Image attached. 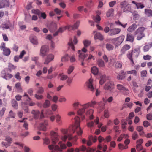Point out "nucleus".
<instances>
[{
  "instance_id": "4c0bfd02",
  "label": "nucleus",
  "mask_w": 152,
  "mask_h": 152,
  "mask_svg": "<svg viewBox=\"0 0 152 152\" xmlns=\"http://www.w3.org/2000/svg\"><path fill=\"white\" fill-rule=\"evenodd\" d=\"M113 10L112 9L109 10L107 12L106 15L107 17H109L112 15L113 13Z\"/></svg>"
},
{
  "instance_id": "412c9836",
  "label": "nucleus",
  "mask_w": 152,
  "mask_h": 152,
  "mask_svg": "<svg viewBox=\"0 0 152 152\" xmlns=\"http://www.w3.org/2000/svg\"><path fill=\"white\" fill-rule=\"evenodd\" d=\"M56 122L59 125L62 124V121L61 116L58 114H57L56 116Z\"/></svg>"
},
{
  "instance_id": "864d4df0",
  "label": "nucleus",
  "mask_w": 152,
  "mask_h": 152,
  "mask_svg": "<svg viewBox=\"0 0 152 152\" xmlns=\"http://www.w3.org/2000/svg\"><path fill=\"white\" fill-rule=\"evenodd\" d=\"M50 140L47 138H45L44 139V143L46 145H48L50 143Z\"/></svg>"
},
{
  "instance_id": "aec40b11",
  "label": "nucleus",
  "mask_w": 152,
  "mask_h": 152,
  "mask_svg": "<svg viewBox=\"0 0 152 152\" xmlns=\"http://www.w3.org/2000/svg\"><path fill=\"white\" fill-rule=\"evenodd\" d=\"M121 29L119 28H114L111 29L110 30V33L111 35L117 34L121 31Z\"/></svg>"
},
{
  "instance_id": "5fc2aeb1",
  "label": "nucleus",
  "mask_w": 152,
  "mask_h": 152,
  "mask_svg": "<svg viewBox=\"0 0 152 152\" xmlns=\"http://www.w3.org/2000/svg\"><path fill=\"white\" fill-rule=\"evenodd\" d=\"M78 10L80 11H82L84 10L85 12H87V10L86 9H84L83 6H79L78 7Z\"/></svg>"
},
{
  "instance_id": "774afa93",
  "label": "nucleus",
  "mask_w": 152,
  "mask_h": 152,
  "mask_svg": "<svg viewBox=\"0 0 152 152\" xmlns=\"http://www.w3.org/2000/svg\"><path fill=\"white\" fill-rule=\"evenodd\" d=\"M58 106L55 104H53L51 106V108L53 111H55L57 109Z\"/></svg>"
},
{
  "instance_id": "680f3d73",
  "label": "nucleus",
  "mask_w": 152,
  "mask_h": 152,
  "mask_svg": "<svg viewBox=\"0 0 152 152\" xmlns=\"http://www.w3.org/2000/svg\"><path fill=\"white\" fill-rule=\"evenodd\" d=\"M136 148L138 151H140L142 149V147L141 145L137 144Z\"/></svg>"
},
{
  "instance_id": "f257e3e1",
  "label": "nucleus",
  "mask_w": 152,
  "mask_h": 152,
  "mask_svg": "<svg viewBox=\"0 0 152 152\" xmlns=\"http://www.w3.org/2000/svg\"><path fill=\"white\" fill-rule=\"evenodd\" d=\"M75 124L70 126L68 129V130L66 129H62L61 131L63 134H66L68 132L71 131L74 134L75 132L78 136H81L83 133V131L80 127V118L77 116H75Z\"/></svg>"
},
{
  "instance_id": "13d9d810",
  "label": "nucleus",
  "mask_w": 152,
  "mask_h": 152,
  "mask_svg": "<svg viewBox=\"0 0 152 152\" xmlns=\"http://www.w3.org/2000/svg\"><path fill=\"white\" fill-rule=\"evenodd\" d=\"M58 101L60 102H65L66 101V99L64 97H61L59 98Z\"/></svg>"
},
{
  "instance_id": "e433bc0d",
  "label": "nucleus",
  "mask_w": 152,
  "mask_h": 152,
  "mask_svg": "<svg viewBox=\"0 0 152 152\" xmlns=\"http://www.w3.org/2000/svg\"><path fill=\"white\" fill-rule=\"evenodd\" d=\"M30 40L32 43L34 44H37V41L35 37H31Z\"/></svg>"
},
{
  "instance_id": "c9c22d12",
  "label": "nucleus",
  "mask_w": 152,
  "mask_h": 152,
  "mask_svg": "<svg viewBox=\"0 0 152 152\" xmlns=\"http://www.w3.org/2000/svg\"><path fill=\"white\" fill-rule=\"evenodd\" d=\"M32 113L34 115V117L35 118H37L39 116V112L38 111L33 110L32 111Z\"/></svg>"
},
{
  "instance_id": "5701e85b",
  "label": "nucleus",
  "mask_w": 152,
  "mask_h": 152,
  "mask_svg": "<svg viewBox=\"0 0 152 152\" xmlns=\"http://www.w3.org/2000/svg\"><path fill=\"white\" fill-rule=\"evenodd\" d=\"M106 79V77L105 75H102L100 77V79L99 81V83L101 85H102L105 82Z\"/></svg>"
},
{
  "instance_id": "69168bd1",
  "label": "nucleus",
  "mask_w": 152,
  "mask_h": 152,
  "mask_svg": "<svg viewBox=\"0 0 152 152\" xmlns=\"http://www.w3.org/2000/svg\"><path fill=\"white\" fill-rule=\"evenodd\" d=\"M150 47L148 45H145L143 48V50L144 52H146L148 51Z\"/></svg>"
},
{
  "instance_id": "ea45409f",
  "label": "nucleus",
  "mask_w": 152,
  "mask_h": 152,
  "mask_svg": "<svg viewBox=\"0 0 152 152\" xmlns=\"http://www.w3.org/2000/svg\"><path fill=\"white\" fill-rule=\"evenodd\" d=\"M91 44V42L87 40L83 41L84 45L85 47H87L89 46Z\"/></svg>"
},
{
  "instance_id": "f704fd0d",
  "label": "nucleus",
  "mask_w": 152,
  "mask_h": 152,
  "mask_svg": "<svg viewBox=\"0 0 152 152\" xmlns=\"http://www.w3.org/2000/svg\"><path fill=\"white\" fill-rule=\"evenodd\" d=\"M106 48L108 50H110L113 49L114 47L110 44H107L106 45Z\"/></svg>"
},
{
  "instance_id": "4d7b16f0",
  "label": "nucleus",
  "mask_w": 152,
  "mask_h": 152,
  "mask_svg": "<svg viewBox=\"0 0 152 152\" xmlns=\"http://www.w3.org/2000/svg\"><path fill=\"white\" fill-rule=\"evenodd\" d=\"M143 125L145 127H147L150 125V123L148 121H145L143 122Z\"/></svg>"
},
{
  "instance_id": "f3484780",
  "label": "nucleus",
  "mask_w": 152,
  "mask_h": 152,
  "mask_svg": "<svg viewBox=\"0 0 152 152\" xmlns=\"http://www.w3.org/2000/svg\"><path fill=\"white\" fill-rule=\"evenodd\" d=\"M117 89L119 90L123 91V93L124 94H127L128 93V90L126 89L125 88L120 84H118L117 86Z\"/></svg>"
},
{
  "instance_id": "79ce46f5",
  "label": "nucleus",
  "mask_w": 152,
  "mask_h": 152,
  "mask_svg": "<svg viewBox=\"0 0 152 152\" xmlns=\"http://www.w3.org/2000/svg\"><path fill=\"white\" fill-rule=\"evenodd\" d=\"M14 144L16 145V147L19 148L20 149H22L23 148V145L22 143L16 142L14 143Z\"/></svg>"
},
{
  "instance_id": "bb28decb",
  "label": "nucleus",
  "mask_w": 152,
  "mask_h": 152,
  "mask_svg": "<svg viewBox=\"0 0 152 152\" xmlns=\"http://www.w3.org/2000/svg\"><path fill=\"white\" fill-rule=\"evenodd\" d=\"M91 72L94 75L98 74L99 72L98 69L96 66H94L91 68Z\"/></svg>"
},
{
  "instance_id": "6e6552de",
  "label": "nucleus",
  "mask_w": 152,
  "mask_h": 152,
  "mask_svg": "<svg viewBox=\"0 0 152 152\" xmlns=\"http://www.w3.org/2000/svg\"><path fill=\"white\" fill-rule=\"evenodd\" d=\"M59 146L56 145L55 146V150L59 152H62L63 150L65 149L66 148V145L62 141H60L58 143Z\"/></svg>"
},
{
  "instance_id": "6e6d98bb",
  "label": "nucleus",
  "mask_w": 152,
  "mask_h": 152,
  "mask_svg": "<svg viewBox=\"0 0 152 152\" xmlns=\"http://www.w3.org/2000/svg\"><path fill=\"white\" fill-rule=\"evenodd\" d=\"M60 76L61 77L60 79L62 80H66L67 77L66 75H64L60 74Z\"/></svg>"
},
{
  "instance_id": "f8f14e48",
  "label": "nucleus",
  "mask_w": 152,
  "mask_h": 152,
  "mask_svg": "<svg viewBox=\"0 0 152 152\" xmlns=\"http://www.w3.org/2000/svg\"><path fill=\"white\" fill-rule=\"evenodd\" d=\"M78 53L79 54V59L80 61H82L81 65L82 66H84V64L83 61L84 60L85 58L86 57V55L84 53H82V52L80 50H78Z\"/></svg>"
},
{
  "instance_id": "052dcab7",
  "label": "nucleus",
  "mask_w": 152,
  "mask_h": 152,
  "mask_svg": "<svg viewBox=\"0 0 152 152\" xmlns=\"http://www.w3.org/2000/svg\"><path fill=\"white\" fill-rule=\"evenodd\" d=\"M98 65L99 67H103L104 66V62L101 60H99L98 62Z\"/></svg>"
},
{
  "instance_id": "603ef678",
  "label": "nucleus",
  "mask_w": 152,
  "mask_h": 152,
  "mask_svg": "<svg viewBox=\"0 0 152 152\" xmlns=\"http://www.w3.org/2000/svg\"><path fill=\"white\" fill-rule=\"evenodd\" d=\"M115 23L117 25H121L123 28H125L127 25V23H126L124 24H123L121 23L119 21H115Z\"/></svg>"
},
{
  "instance_id": "c85d7f7f",
  "label": "nucleus",
  "mask_w": 152,
  "mask_h": 152,
  "mask_svg": "<svg viewBox=\"0 0 152 152\" xmlns=\"http://www.w3.org/2000/svg\"><path fill=\"white\" fill-rule=\"evenodd\" d=\"M129 137V135L128 134H122L117 139V141H120L123 138H128Z\"/></svg>"
},
{
  "instance_id": "2eb2a0df",
  "label": "nucleus",
  "mask_w": 152,
  "mask_h": 152,
  "mask_svg": "<svg viewBox=\"0 0 152 152\" xmlns=\"http://www.w3.org/2000/svg\"><path fill=\"white\" fill-rule=\"evenodd\" d=\"M78 42L77 38L76 37H74L73 42L72 40H70L68 43V45L73 50H75V48L73 46V44L75 45Z\"/></svg>"
},
{
  "instance_id": "72a5a7b5",
  "label": "nucleus",
  "mask_w": 152,
  "mask_h": 152,
  "mask_svg": "<svg viewBox=\"0 0 152 152\" xmlns=\"http://www.w3.org/2000/svg\"><path fill=\"white\" fill-rule=\"evenodd\" d=\"M94 20L96 22H99L101 20V18L99 15H96L95 16L93 17Z\"/></svg>"
},
{
  "instance_id": "49530a36",
  "label": "nucleus",
  "mask_w": 152,
  "mask_h": 152,
  "mask_svg": "<svg viewBox=\"0 0 152 152\" xmlns=\"http://www.w3.org/2000/svg\"><path fill=\"white\" fill-rule=\"evenodd\" d=\"M68 59V55H66L64 56H63L61 58V61H66Z\"/></svg>"
},
{
  "instance_id": "4468645a",
  "label": "nucleus",
  "mask_w": 152,
  "mask_h": 152,
  "mask_svg": "<svg viewBox=\"0 0 152 152\" xmlns=\"http://www.w3.org/2000/svg\"><path fill=\"white\" fill-rule=\"evenodd\" d=\"M48 50L49 49L47 46L45 45L42 46L40 50V55L42 56H45Z\"/></svg>"
},
{
  "instance_id": "423d86ee",
  "label": "nucleus",
  "mask_w": 152,
  "mask_h": 152,
  "mask_svg": "<svg viewBox=\"0 0 152 152\" xmlns=\"http://www.w3.org/2000/svg\"><path fill=\"white\" fill-rule=\"evenodd\" d=\"M145 29V28L144 27H141L139 28L135 32V34L137 35V40H140L144 37L143 32Z\"/></svg>"
},
{
  "instance_id": "39448f33",
  "label": "nucleus",
  "mask_w": 152,
  "mask_h": 152,
  "mask_svg": "<svg viewBox=\"0 0 152 152\" xmlns=\"http://www.w3.org/2000/svg\"><path fill=\"white\" fill-rule=\"evenodd\" d=\"M124 38L125 36L124 35H121L118 37L113 39L112 40V43L115 46H118L122 43Z\"/></svg>"
},
{
  "instance_id": "a19ab883",
  "label": "nucleus",
  "mask_w": 152,
  "mask_h": 152,
  "mask_svg": "<svg viewBox=\"0 0 152 152\" xmlns=\"http://www.w3.org/2000/svg\"><path fill=\"white\" fill-rule=\"evenodd\" d=\"M50 104V102L48 100H46L45 101V103L43 105V107H47L49 106Z\"/></svg>"
},
{
  "instance_id": "8fccbe9b",
  "label": "nucleus",
  "mask_w": 152,
  "mask_h": 152,
  "mask_svg": "<svg viewBox=\"0 0 152 152\" xmlns=\"http://www.w3.org/2000/svg\"><path fill=\"white\" fill-rule=\"evenodd\" d=\"M104 116L106 118H108L109 116V114L107 110H105L104 112Z\"/></svg>"
},
{
  "instance_id": "dca6fc26",
  "label": "nucleus",
  "mask_w": 152,
  "mask_h": 152,
  "mask_svg": "<svg viewBox=\"0 0 152 152\" xmlns=\"http://www.w3.org/2000/svg\"><path fill=\"white\" fill-rule=\"evenodd\" d=\"M54 56L53 54H50L48 55L44 62L45 64H48L52 61L54 59Z\"/></svg>"
},
{
  "instance_id": "7ed1b4c3",
  "label": "nucleus",
  "mask_w": 152,
  "mask_h": 152,
  "mask_svg": "<svg viewBox=\"0 0 152 152\" xmlns=\"http://www.w3.org/2000/svg\"><path fill=\"white\" fill-rule=\"evenodd\" d=\"M67 138H68L69 140H72L73 144H75V142L77 140L78 138L76 135L70 133L69 134L68 136L65 135L62 136L61 139L63 141L65 142Z\"/></svg>"
},
{
  "instance_id": "e2e57ef3",
  "label": "nucleus",
  "mask_w": 152,
  "mask_h": 152,
  "mask_svg": "<svg viewBox=\"0 0 152 152\" xmlns=\"http://www.w3.org/2000/svg\"><path fill=\"white\" fill-rule=\"evenodd\" d=\"M0 47L1 49L3 50L7 48L5 47V44L4 42H3L1 44Z\"/></svg>"
},
{
  "instance_id": "09e8293b",
  "label": "nucleus",
  "mask_w": 152,
  "mask_h": 152,
  "mask_svg": "<svg viewBox=\"0 0 152 152\" xmlns=\"http://www.w3.org/2000/svg\"><path fill=\"white\" fill-rule=\"evenodd\" d=\"M94 123L93 121L87 122V125L88 127L90 128L94 126Z\"/></svg>"
},
{
  "instance_id": "7c9ffc66",
  "label": "nucleus",
  "mask_w": 152,
  "mask_h": 152,
  "mask_svg": "<svg viewBox=\"0 0 152 152\" xmlns=\"http://www.w3.org/2000/svg\"><path fill=\"white\" fill-rule=\"evenodd\" d=\"M118 147L119 149L121 150H122L124 149H126L128 148L127 145H125V146H124L121 143L118 144Z\"/></svg>"
},
{
  "instance_id": "b1692460",
  "label": "nucleus",
  "mask_w": 152,
  "mask_h": 152,
  "mask_svg": "<svg viewBox=\"0 0 152 152\" xmlns=\"http://www.w3.org/2000/svg\"><path fill=\"white\" fill-rule=\"evenodd\" d=\"M137 130L139 132L140 135H143L144 132L143 131V128L141 126H137L136 128Z\"/></svg>"
},
{
  "instance_id": "de8ad7c7",
  "label": "nucleus",
  "mask_w": 152,
  "mask_h": 152,
  "mask_svg": "<svg viewBox=\"0 0 152 152\" xmlns=\"http://www.w3.org/2000/svg\"><path fill=\"white\" fill-rule=\"evenodd\" d=\"M89 139L90 140H92L94 142H95L97 141V137L96 136L93 137L92 136H90L89 137Z\"/></svg>"
},
{
  "instance_id": "ddd939ff",
  "label": "nucleus",
  "mask_w": 152,
  "mask_h": 152,
  "mask_svg": "<svg viewBox=\"0 0 152 152\" xmlns=\"http://www.w3.org/2000/svg\"><path fill=\"white\" fill-rule=\"evenodd\" d=\"M114 87V84L113 82L109 81L105 84L104 87V88L105 90H110L111 91Z\"/></svg>"
},
{
  "instance_id": "1a4fd4ad",
  "label": "nucleus",
  "mask_w": 152,
  "mask_h": 152,
  "mask_svg": "<svg viewBox=\"0 0 152 152\" xmlns=\"http://www.w3.org/2000/svg\"><path fill=\"white\" fill-rule=\"evenodd\" d=\"M121 8L123 9L124 12L126 11H130L131 10L130 5L127 4V3L125 1L121 3Z\"/></svg>"
},
{
  "instance_id": "6ab92c4d",
  "label": "nucleus",
  "mask_w": 152,
  "mask_h": 152,
  "mask_svg": "<svg viewBox=\"0 0 152 152\" xmlns=\"http://www.w3.org/2000/svg\"><path fill=\"white\" fill-rule=\"evenodd\" d=\"M32 12L33 13L36 14L38 15H39L41 14V17L44 19H45L46 18V15L45 13H41L38 10H32Z\"/></svg>"
},
{
  "instance_id": "9b49d317",
  "label": "nucleus",
  "mask_w": 152,
  "mask_h": 152,
  "mask_svg": "<svg viewBox=\"0 0 152 152\" xmlns=\"http://www.w3.org/2000/svg\"><path fill=\"white\" fill-rule=\"evenodd\" d=\"M94 112V110L92 109H90L86 110L85 113H86V115L89 118V119L92 120L94 118L93 115Z\"/></svg>"
},
{
  "instance_id": "3c124183",
  "label": "nucleus",
  "mask_w": 152,
  "mask_h": 152,
  "mask_svg": "<svg viewBox=\"0 0 152 152\" xmlns=\"http://www.w3.org/2000/svg\"><path fill=\"white\" fill-rule=\"evenodd\" d=\"M15 87L18 90H22L21 88V85L20 83H17L15 85Z\"/></svg>"
},
{
  "instance_id": "473e14b6",
  "label": "nucleus",
  "mask_w": 152,
  "mask_h": 152,
  "mask_svg": "<svg viewBox=\"0 0 152 152\" xmlns=\"http://www.w3.org/2000/svg\"><path fill=\"white\" fill-rule=\"evenodd\" d=\"M145 12L148 16H152V10L149 9H145Z\"/></svg>"
},
{
  "instance_id": "9d476101",
  "label": "nucleus",
  "mask_w": 152,
  "mask_h": 152,
  "mask_svg": "<svg viewBox=\"0 0 152 152\" xmlns=\"http://www.w3.org/2000/svg\"><path fill=\"white\" fill-rule=\"evenodd\" d=\"M93 80L92 78L88 80L86 83V86L91 91L94 92V88L93 86Z\"/></svg>"
},
{
  "instance_id": "c756f323",
  "label": "nucleus",
  "mask_w": 152,
  "mask_h": 152,
  "mask_svg": "<svg viewBox=\"0 0 152 152\" xmlns=\"http://www.w3.org/2000/svg\"><path fill=\"white\" fill-rule=\"evenodd\" d=\"M134 38L132 35L130 34H128L127 36L126 40L131 42H132L134 40Z\"/></svg>"
},
{
  "instance_id": "20e7f679",
  "label": "nucleus",
  "mask_w": 152,
  "mask_h": 152,
  "mask_svg": "<svg viewBox=\"0 0 152 152\" xmlns=\"http://www.w3.org/2000/svg\"><path fill=\"white\" fill-rule=\"evenodd\" d=\"M79 24L80 22L79 21H77L74 24V26H72L70 25H67L65 27L60 28L58 30V31L60 32H62L66 29L70 31L77 28L78 27Z\"/></svg>"
},
{
  "instance_id": "393cba45",
  "label": "nucleus",
  "mask_w": 152,
  "mask_h": 152,
  "mask_svg": "<svg viewBox=\"0 0 152 152\" xmlns=\"http://www.w3.org/2000/svg\"><path fill=\"white\" fill-rule=\"evenodd\" d=\"M137 27V25L135 24H133L131 26L129 27L127 29V30L130 32H132Z\"/></svg>"
},
{
  "instance_id": "4be33fe9",
  "label": "nucleus",
  "mask_w": 152,
  "mask_h": 152,
  "mask_svg": "<svg viewBox=\"0 0 152 152\" xmlns=\"http://www.w3.org/2000/svg\"><path fill=\"white\" fill-rule=\"evenodd\" d=\"M94 38L95 40L98 39L99 40H102L103 39V36L99 33H96L95 35Z\"/></svg>"
},
{
  "instance_id": "2f4dec72",
  "label": "nucleus",
  "mask_w": 152,
  "mask_h": 152,
  "mask_svg": "<svg viewBox=\"0 0 152 152\" xmlns=\"http://www.w3.org/2000/svg\"><path fill=\"white\" fill-rule=\"evenodd\" d=\"M3 51V54L6 56L9 55L10 54L11 52L10 50L7 48L4 50Z\"/></svg>"
},
{
  "instance_id": "a18cd8bd",
  "label": "nucleus",
  "mask_w": 152,
  "mask_h": 152,
  "mask_svg": "<svg viewBox=\"0 0 152 152\" xmlns=\"http://www.w3.org/2000/svg\"><path fill=\"white\" fill-rule=\"evenodd\" d=\"M130 46L128 45H124L122 48V50L124 51H126L128 50L130 48Z\"/></svg>"
},
{
  "instance_id": "c03bdc74",
  "label": "nucleus",
  "mask_w": 152,
  "mask_h": 152,
  "mask_svg": "<svg viewBox=\"0 0 152 152\" xmlns=\"http://www.w3.org/2000/svg\"><path fill=\"white\" fill-rule=\"evenodd\" d=\"M10 26V24H3L1 25V27L3 29L4 28L8 29L9 28Z\"/></svg>"
},
{
  "instance_id": "338daca9",
  "label": "nucleus",
  "mask_w": 152,
  "mask_h": 152,
  "mask_svg": "<svg viewBox=\"0 0 152 152\" xmlns=\"http://www.w3.org/2000/svg\"><path fill=\"white\" fill-rule=\"evenodd\" d=\"M58 99V98L57 96H54L52 99V101L55 103H57V102Z\"/></svg>"
},
{
  "instance_id": "f03ea898",
  "label": "nucleus",
  "mask_w": 152,
  "mask_h": 152,
  "mask_svg": "<svg viewBox=\"0 0 152 152\" xmlns=\"http://www.w3.org/2000/svg\"><path fill=\"white\" fill-rule=\"evenodd\" d=\"M96 102L94 101H91L86 104H82V108L79 109L77 111V114L80 116H81V119L82 120H83L85 119V116L83 114L84 113L86 110L88 109L89 107H94V105L96 104Z\"/></svg>"
},
{
  "instance_id": "cd10ccee",
  "label": "nucleus",
  "mask_w": 152,
  "mask_h": 152,
  "mask_svg": "<svg viewBox=\"0 0 152 152\" xmlns=\"http://www.w3.org/2000/svg\"><path fill=\"white\" fill-rule=\"evenodd\" d=\"M6 141L7 142L8 144H5L4 142H2V144L7 148L9 145V144L12 141V139L10 137H7L6 138Z\"/></svg>"
},
{
  "instance_id": "bf43d9fd",
  "label": "nucleus",
  "mask_w": 152,
  "mask_h": 152,
  "mask_svg": "<svg viewBox=\"0 0 152 152\" xmlns=\"http://www.w3.org/2000/svg\"><path fill=\"white\" fill-rule=\"evenodd\" d=\"M127 73L129 74H133L136 75L137 74V72L136 70H133L131 71H128L127 72Z\"/></svg>"
},
{
  "instance_id": "0e129e2a",
  "label": "nucleus",
  "mask_w": 152,
  "mask_h": 152,
  "mask_svg": "<svg viewBox=\"0 0 152 152\" xmlns=\"http://www.w3.org/2000/svg\"><path fill=\"white\" fill-rule=\"evenodd\" d=\"M147 72L146 70H144L142 71L141 72V76L142 77H145L146 76Z\"/></svg>"
},
{
  "instance_id": "a878e982",
  "label": "nucleus",
  "mask_w": 152,
  "mask_h": 152,
  "mask_svg": "<svg viewBox=\"0 0 152 152\" xmlns=\"http://www.w3.org/2000/svg\"><path fill=\"white\" fill-rule=\"evenodd\" d=\"M48 125V122L46 121L44 123L42 124H41L39 129L43 131H45L46 129V126Z\"/></svg>"
},
{
  "instance_id": "58836bf2",
  "label": "nucleus",
  "mask_w": 152,
  "mask_h": 152,
  "mask_svg": "<svg viewBox=\"0 0 152 152\" xmlns=\"http://www.w3.org/2000/svg\"><path fill=\"white\" fill-rule=\"evenodd\" d=\"M95 59V57L94 56L92 55L89 54L88 56V58L86 59V60L89 62Z\"/></svg>"
},
{
  "instance_id": "37998d69",
  "label": "nucleus",
  "mask_w": 152,
  "mask_h": 152,
  "mask_svg": "<svg viewBox=\"0 0 152 152\" xmlns=\"http://www.w3.org/2000/svg\"><path fill=\"white\" fill-rule=\"evenodd\" d=\"M151 58V56L147 54L146 55H144L143 57V58L144 60H150Z\"/></svg>"
},
{
  "instance_id": "a211bd4d",
  "label": "nucleus",
  "mask_w": 152,
  "mask_h": 152,
  "mask_svg": "<svg viewBox=\"0 0 152 152\" xmlns=\"http://www.w3.org/2000/svg\"><path fill=\"white\" fill-rule=\"evenodd\" d=\"M82 105H81L80 103V102H74L72 104V108L74 110H77V111L79 109L78 108L79 107V106H82Z\"/></svg>"
},
{
  "instance_id": "0eeeda50",
  "label": "nucleus",
  "mask_w": 152,
  "mask_h": 152,
  "mask_svg": "<svg viewBox=\"0 0 152 152\" xmlns=\"http://www.w3.org/2000/svg\"><path fill=\"white\" fill-rule=\"evenodd\" d=\"M50 134L52 143L55 144L59 140L58 134L53 131L51 132Z\"/></svg>"
}]
</instances>
